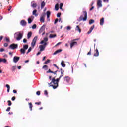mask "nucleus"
<instances>
[{"label": "nucleus", "instance_id": "obj_23", "mask_svg": "<svg viewBox=\"0 0 127 127\" xmlns=\"http://www.w3.org/2000/svg\"><path fill=\"white\" fill-rule=\"evenodd\" d=\"M6 87H7V92L8 93H9V90H10V86H9V85L6 84Z\"/></svg>", "mask_w": 127, "mask_h": 127}, {"label": "nucleus", "instance_id": "obj_24", "mask_svg": "<svg viewBox=\"0 0 127 127\" xmlns=\"http://www.w3.org/2000/svg\"><path fill=\"white\" fill-rule=\"evenodd\" d=\"M32 34V33H31V32H29L28 34H27V38L28 39H29L30 38V37H31V35Z\"/></svg>", "mask_w": 127, "mask_h": 127}, {"label": "nucleus", "instance_id": "obj_45", "mask_svg": "<svg viewBox=\"0 0 127 127\" xmlns=\"http://www.w3.org/2000/svg\"><path fill=\"white\" fill-rule=\"evenodd\" d=\"M61 15V13H58L57 15V17H59Z\"/></svg>", "mask_w": 127, "mask_h": 127}, {"label": "nucleus", "instance_id": "obj_3", "mask_svg": "<svg viewBox=\"0 0 127 127\" xmlns=\"http://www.w3.org/2000/svg\"><path fill=\"white\" fill-rule=\"evenodd\" d=\"M23 35V32H17L14 34V38L18 41L20 40L22 38V36Z\"/></svg>", "mask_w": 127, "mask_h": 127}, {"label": "nucleus", "instance_id": "obj_4", "mask_svg": "<svg viewBox=\"0 0 127 127\" xmlns=\"http://www.w3.org/2000/svg\"><path fill=\"white\" fill-rule=\"evenodd\" d=\"M28 48V45H25L23 46V48H22L20 50V52L22 54H24L25 53L26 50Z\"/></svg>", "mask_w": 127, "mask_h": 127}, {"label": "nucleus", "instance_id": "obj_63", "mask_svg": "<svg viewBox=\"0 0 127 127\" xmlns=\"http://www.w3.org/2000/svg\"><path fill=\"white\" fill-rule=\"evenodd\" d=\"M45 58H46V57H44L43 58V61H44V60H45Z\"/></svg>", "mask_w": 127, "mask_h": 127}, {"label": "nucleus", "instance_id": "obj_53", "mask_svg": "<svg viewBox=\"0 0 127 127\" xmlns=\"http://www.w3.org/2000/svg\"><path fill=\"white\" fill-rule=\"evenodd\" d=\"M104 2H109V0H103Z\"/></svg>", "mask_w": 127, "mask_h": 127}, {"label": "nucleus", "instance_id": "obj_39", "mask_svg": "<svg viewBox=\"0 0 127 127\" xmlns=\"http://www.w3.org/2000/svg\"><path fill=\"white\" fill-rule=\"evenodd\" d=\"M62 6H63V3H61L60 4V9H62Z\"/></svg>", "mask_w": 127, "mask_h": 127}, {"label": "nucleus", "instance_id": "obj_12", "mask_svg": "<svg viewBox=\"0 0 127 127\" xmlns=\"http://www.w3.org/2000/svg\"><path fill=\"white\" fill-rule=\"evenodd\" d=\"M34 18V17L31 16L28 19V23H31L33 21V19Z\"/></svg>", "mask_w": 127, "mask_h": 127}, {"label": "nucleus", "instance_id": "obj_35", "mask_svg": "<svg viewBox=\"0 0 127 127\" xmlns=\"http://www.w3.org/2000/svg\"><path fill=\"white\" fill-rule=\"evenodd\" d=\"M31 50H32V48H31V47H30L29 48V49L28 50V51L27 52V54H28V53H29V52H30V51H31Z\"/></svg>", "mask_w": 127, "mask_h": 127}, {"label": "nucleus", "instance_id": "obj_42", "mask_svg": "<svg viewBox=\"0 0 127 127\" xmlns=\"http://www.w3.org/2000/svg\"><path fill=\"white\" fill-rule=\"evenodd\" d=\"M4 47H7V46H8V44L5 43L4 44Z\"/></svg>", "mask_w": 127, "mask_h": 127}, {"label": "nucleus", "instance_id": "obj_25", "mask_svg": "<svg viewBox=\"0 0 127 127\" xmlns=\"http://www.w3.org/2000/svg\"><path fill=\"white\" fill-rule=\"evenodd\" d=\"M64 81H66V82H69V81H70V77H64Z\"/></svg>", "mask_w": 127, "mask_h": 127}, {"label": "nucleus", "instance_id": "obj_55", "mask_svg": "<svg viewBox=\"0 0 127 127\" xmlns=\"http://www.w3.org/2000/svg\"><path fill=\"white\" fill-rule=\"evenodd\" d=\"M59 22L62 23V20H61V18L59 19Z\"/></svg>", "mask_w": 127, "mask_h": 127}, {"label": "nucleus", "instance_id": "obj_43", "mask_svg": "<svg viewBox=\"0 0 127 127\" xmlns=\"http://www.w3.org/2000/svg\"><path fill=\"white\" fill-rule=\"evenodd\" d=\"M6 111V112H9L10 111V107H8Z\"/></svg>", "mask_w": 127, "mask_h": 127}, {"label": "nucleus", "instance_id": "obj_46", "mask_svg": "<svg viewBox=\"0 0 127 127\" xmlns=\"http://www.w3.org/2000/svg\"><path fill=\"white\" fill-rule=\"evenodd\" d=\"M58 22V19H56L55 20V24H56V23H57V22Z\"/></svg>", "mask_w": 127, "mask_h": 127}, {"label": "nucleus", "instance_id": "obj_27", "mask_svg": "<svg viewBox=\"0 0 127 127\" xmlns=\"http://www.w3.org/2000/svg\"><path fill=\"white\" fill-rule=\"evenodd\" d=\"M75 30H76V31H79V32H81V29H80V27H79V26H76Z\"/></svg>", "mask_w": 127, "mask_h": 127}, {"label": "nucleus", "instance_id": "obj_41", "mask_svg": "<svg viewBox=\"0 0 127 127\" xmlns=\"http://www.w3.org/2000/svg\"><path fill=\"white\" fill-rule=\"evenodd\" d=\"M16 69V66H12V71H14Z\"/></svg>", "mask_w": 127, "mask_h": 127}, {"label": "nucleus", "instance_id": "obj_1", "mask_svg": "<svg viewBox=\"0 0 127 127\" xmlns=\"http://www.w3.org/2000/svg\"><path fill=\"white\" fill-rule=\"evenodd\" d=\"M61 77H63V75H61L59 78H57L55 80V78H53L52 81L49 84V87H52L53 89H56L58 88V83L59 80L61 79Z\"/></svg>", "mask_w": 127, "mask_h": 127}, {"label": "nucleus", "instance_id": "obj_37", "mask_svg": "<svg viewBox=\"0 0 127 127\" xmlns=\"http://www.w3.org/2000/svg\"><path fill=\"white\" fill-rule=\"evenodd\" d=\"M32 29H35V28H36V24H34V25L32 26Z\"/></svg>", "mask_w": 127, "mask_h": 127}, {"label": "nucleus", "instance_id": "obj_64", "mask_svg": "<svg viewBox=\"0 0 127 127\" xmlns=\"http://www.w3.org/2000/svg\"><path fill=\"white\" fill-rule=\"evenodd\" d=\"M2 19V16H0V20H1Z\"/></svg>", "mask_w": 127, "mask_h": 127}, {"label": "nucleus", "instance_id": "obj_56", "mask_svg": "<svg viewBox=\"0 0 127 127\" xmlns=\"http://www.w3.org/2000/svg\"><path fill=\"white\" fill-rule=\"evenodd\" d=\"M91 54H92L91 51L87 53V55H91Z\"/></svg>", "mask_w": 127, "mask_h": 127}, {"label": "nucleus", "instance_id": "obj_18", "mask_svg": "<svg viewBox=\"0 0 127 127\" xmlns=\"http://www.w3.org/2000/svg\"><path fill=\"white\" fill-rule=\"evenodd\" d=\"M61 51H62V50H61V49H59V50L56 51L54 53L53 55H56V54H58V53L61 52Z\"/></svg>", "mask_w": 127, "mask_h": 127}, {"label": "nucleus", "instance_id": "obj_21", "mask_svg": "<svg viewBox=\"0 0 127 127\" xmlns=\"http://www.w3.org/2000/svg\"><path fill=\"white\" fill-rule=\"evenodd\" d=\"M4 41H6V42H10V40H9V38L6 37L4 38Z\"/></svg>", "mask_w": 127, "mask_h": 127}, {"label": "nucleus", "instance_id": "obj_34", "mask_svg": "<svg viewBox=\"0 0 127 127\" xmlns=\"http://www.w3.org/2000/svg\"><path fill=\"white\" fill-rule=\"evenodd\" d=\"M43 69H44V70H47L48 69V66L47 65H44L43 67Z\"/></svg>", "mask_w": 127, "mask_h": 127}, {"label": "nucleus", "instance_id": "obj_6", "mask_svg": "<svg viewBox=\"0 0 127 127\" xmlns=\"http://www.w3.org/2000/svg\"><path fill=\"white\" fill-rule=\"evenodd\" d=\"M37 40V36H35L31 43V46L33 47H34V46H35V43H36Z\"/></svg>", "mask_w": 127, "mask_h": 127}, {"label": "nucleus", "instance_id": "obj_30", "mask_svg": "<svg viewBox=\"0 0 127 127\" xmlns=\"http://www.w3.org/2000/svg\"><path fill=\"white\" fill-rule=\"evenodd\" d=\"M29 108L30 109V110L32 111V107H33L32 104L31 103H29Z\"/></svg>", "mask_w": 127, "mask_h": 127}, {"label": "nucleus", "instance_id": "obj_48", "mask_svg": "<svg viewBox=\"0 0 127 127\" xmlns=\"http://www.w3.org/2000/svg\"><path fill=\"white\" fill-rule=\"evenodd\" d=\"M66 29L67 30H70L71 29V27L70 26H67V28H66Z\"/></svg>", "mask_w": 127, "mask_h": 127}, {"label": "nucleus", "instance_id": "obj_5", "mask_svg": "<svg viewBox=\"0 0 127 127\" xmlns=\"http://www.w3.org/2000/svg\"><path fill=\"white\" fill-rule=\"evenodd\" d=\"M83 14H84V17H83V16H81L80 17V20H83V21H86V20H87V18H88V17L87 16V12L84 11Z\"/></svg>", "mask_w": 127, "mask_h": 127}, {"label": "nucleus", "instance_id": "obj_7", "mask_svg": "<svg viewBox=\"0 0 127 127\" xmlns=\"http://www.w3.org/2000/svg\"><path fill=\"white\" fill-rule=\"evenodd\" d=\"M9 48L11 49H15L16 48H17V44H12L10 45Z\"/></svg>", "mask_w": 127, "mask_h": 127}, {"label": "nucleus", "instance_id": "obj_31", "mask_svg": "<svg viewBox=\"0 0 127 127\" xmlns=\"http://www.w3.org/2000/svg\"><path fill=\"white\" fill-rule=\"evenodd\" d=\"M56 34H50V38H53L54 37H56Z\"/></svg>", "mask_w": 127, "mask_h": 127}, {"label": "nucleus", "instance_id": "obj_22", "mask_svg": "<svg viewBox=\"0 0 127 127\" xmlns=\"http://www.w3.org/2000/svg\"><path fill=\"white\" fill-rule=\"evenodd\" d=\"M95 53L94 55V56H99V51L97 50V49L95 51Z\"/></svg>", "mask_w": 127, "mask_h": 127}, {"label": "nucleus", "instance_id": "obj_9", "mask_svg": "<svg viewBox=\"0 0 127 127\" xmlns=\"http://www.w3.org/2000/svg\"><path fill=\"white\" fill-rule=\"evenodd\" d=\"M45 26H46V25L44 24L40 29L39 30V33H41L44 31V29H45Z\"/></svg>", "mask_w": 127, "mask_h": 127}, {"label": "nucleus", "instance_id": "obj_10", "mask_svg": "<svg viewBox=\"0 0 127 127\" xmlns=\"http://www.w3.org/2000/svg\"><path fill=\"white\" fill-rule=\"evenodd\" d=\"M27 23L26 22V21H25V20H21L20 23V24H21V25H22V26H26Z\"/></svg>", "mask_w": 127, "mask_h": 127}, {"label": "nucleus", "instance_id": "obj_44", "mask_svg": "<svg viewBox=\"0 0 127 127\" xmlns=\"http://www.w3.org/2000/svg\"><path fill=\"white\" fill-rule=\"evenodd\" d=\"M36 95H37L38 96L40 95V91H37L36 92Z\"/></svg>", "mask_w": 127, "mask_h": 127}, {"label": "nucleus", "instance_id": "obj_50", "mask_svg": "<svg viewBox=\"0 0 127 127\" xmlns=\"http://www.w3.org/2000/svg\"><path fill=\"white\" fill-rule=\"evenodd\" d=\"M2 38H3V36H1L0 37V41H1V40H2Z\"/></svg>", "mask_w": 127, "mask_h": 127}, {"label": "nucleus", "instance_id": "obj_52", "mask_svg": "<svg viewBox=\"0 0 127 127\" xmlns=\"http://www.w3.org/2000/svg\"><path fill=\"white\" fill-rule=\"evenodd\" d=\"M47 94H48L47 91L45 90V91H44V94L46 95H47Z\"/></svg>", "mask_w": 127, "mask_h": 127}, {"label": "nucleus", "instance_id": "obj_20", "mask_svg": "<svg viewBox=\"0 0 127 127\" xmlns=\"http://www.w3.org/2000/svg\"><path fill=\"white\" fill-rule=\"evenodd\" d=\"M61 65H62V67H63V68H64V67L66 66V64H65V63H64V61H62Z\"/></svg>", "mask_w": 127, "mask_h": 127}, {"label": "nucleus", "instance_id": "obj_11", "mask_svg": "<svg viewBox=\"0 0 127 127\" xmlns=\"http://www.w3.org/2000/svg\"><path fill=\"white\" fill-rule=\"evenodd\" d=\"M31 6L32 7L34 8L36 7V6H37V4H36V3L35 2V1H33L31 3Z\"/></svg>", "mask_w": 127, "mask_h": 127}, {"label": "nucleus", "instance_id": "obj_58", "mask_svg": "<svg viewBox=\"0 0 127 127\" xmlns=\"http://www.w3.org/2000/svg\"><path fill=\"white\" fill-rule=\"evenodd\" d=\"M61 43H62L61 42H59L58 43H57V44H56V46H58V45L61 44Z\"/></svg>", "mask_w": 127, "mask_h": 127}, {"label": "nucleus", "instance_id": "obj_38", "mask_svg": "<svg viewBox=\"0 0 127 127\" xmlns=\"http://www.w3.org/2000/svg\"><path fill=\"white\" fill-rule=\"evenodd\" d=\"M8 106H11V101H10V100H8Z\"/></svg>", "mask_w": 127, "mask_h": 127}, {"label": "nucleus", "instance_id": "obj_14", "mask_svg": "<svg viewBox=\"0 0 127 127\" xmlns=\"http://www.w3.org/2000/svg\"><path fill=\"white\" fill-rule=\"evenodd\" d=\"M97 6H98V7H102V0H98L97 1Z\"/></svg>", "mask_w": 127, "mask_h": 127}, {"label": "nucleus", "instance_id": "obj_57", "mask_svg": "<svg viewBox=\"0 0 127 127\" xmlns=\"http://www.w3.org/2000/svg\"><path fill=\"white\" fill-rule=\"evenodd\" d=\"M14 100H15V97H13L12 98V101H14Z\"/></svg>", "mask_w": 127, "mask_h": 127}, {"label": "nucleus", "instance_id": "obj_47", "mask_svg": "<svg viewBox=\"0 0 127 127\" xmlns=\"http://www.w3.org/2000/svg\"><path fill=\"white\" fill-rule=\"evenodd\" d=\"M41 102H40L35 103V105H41Z\"/></svg>", "mask_w": 127, "mask_h": 127}, {"label": "nucleus", "instance_id": "obj_40", "mask_svg": "<svg viewBox=\"0 0 127 127\" xmlns=\"http://www.w3.org/2000/svg\"><path fill=\"white\" fill-rule=\"evenodd\" d=\"M49 62H50V60H48L45 62V64H48V63H49Z\"/></svg>", "mask_w": 127, "mask_h": 127}, {"label": "nucleus", "instance_id": "obj_49", "mask_svg": "<svg viewBox=\"0 0 127 127\" xmlns=\"http://www.w3.org/2000/svg\"><path fill=\"white\" fill-rule=\"evenodd\" d=\"M0 52H3V51H4V49H3V48H1V49H0Z\"/></svg>", "mask_w": 127, "mask_h": 127}, {"label": "nucleus", "instance_id": "obj_2", "mask_svg": "<svg viewBox=\"0 0 127 127\" xmlns=\"http://www.w3.org/2000/svg\"><path fill=\"white\" fill-rule=\"evenodd\" d=\"M48 41V38L47 37H45L43 40H42L40 42L41 45L39 46L40 51H43L44 49H45V47H46V45H47V41Z\"/></svg>", "mask_w": 127, "mask_h": 127}, {"label": "nucleus", "instance_id": "obj_36", "mask_svg": "<svg viewBox=\"0 0 127 127\" xmlns=\"http://www.w3.org/2000/svg\"><path fill=\"white\" fill-rule=\"evenodd\" d=\"M47 73H53L54 74H56L55 72H53L51 70L49 69V70L47 72Z\"/></svg>", "mask_w": 127, "mask_h": 127}, {"label": "nucleus", "instance_id": "obj_61", "mask_svg": "<svg viewBox=\"0 0 127 127\" xmlns=\"http://www.w3.org/2000/svg\"><path fill=\"white\" fill-rule=\"evenodd\" d=\"M27 62H29V60H26L25 61V63H27Z\"/></svg>", "mask_w": 127, "mask_h": 127}, {"label": "nucleus", "instance_id": "obj_26", "mask_svg": "<svg viewBox=\"0 0 127 127\" xmlns=\"http://www.w3.org/2000/svg\"><path fill=\"white\" fill-rule=\"evenodd\" d=\"M36 12H37V10H34L33 11V15H35V16H37V15H38V14H36Z\"/></svg>", "mask_w": 127, "mask_h": 127}, {"label": "nucleus", "instance_id": "obj_33", "mask_svg": "<svg viewBox=\"0 0 127 127\" xmlns=\"http://www.w3.org/2000/svg\"><path fill=\"white\" fill-rule=\"evenodd\" d=\"M95 22V20H90L89 21V24H92V23H94Z\"/></svg>", "mask_w": 127, "mask_h": 127}, {"label": "nucleus", "instance_id": "obj_60", "mask_svg": "<svg viewBox=\"0 0 127 127\" xmlns=\"http://www.w3.org/2000/svg\"><path fill=\"white\" fill-rule=\"evenodd\" d=\"M94 6H92V7L90 8V10H93V9H94Z\"/></svg>", "mask_w": 127, "mask_h": 127}, {"label": "nucleus", "instance_id": "obj_29", "mask_svg": "<svg viewBox=\"0 0 127 127\" xmlns=\"http://www.w3.org/2000/svg\"><path fill=\"white\" fill-rule=\"evenodd\" d=\"M50 14H51L50 12H49V11L47 12V19H48V18H49V17L50 16Z\"/></svg>", "mask_w": 127, "mask_h": 127}, {"label": "nucleus", "instance_id": "obj_17", "mask_svg": "<svg viewBox=\"0 0 127 127\" xmlns=\"http://www.w3.org/2000/svg\"><path fill=\"white\" fill-rule=\"evenodd\" d=\"M104 18H102L100 20V25H104Z\"/></svg>", "mask_w": 127, "mask_h": 127}, {"label": "nucleus", "instance_id": "obj_28", "mask_svg": "<svg viewBox=\"0 0 127 127\" xmlns=\"http://www.w3.org/2000/svg\"><path fill=\"white\" fill-rule=\"evenodd\" d=\"M45 6V2L44 1H43L41 3V8L42 9Z\"/></svg>", "mask_w": 127, "mask_h": 127}, {"label": "nucleus", "instance_id": "obj_59", "mask_svg": "<svg viewBox=\"0 0 127 127\" xmlns=\"http://www.w3.org/2000/svg\"><path fill=\"white\" fill-rule=\"evenodd\" d=\"M13 92L14 94H16V93H17L16 90H14L13 91Z\"/></svg>", "mask_w": 127, "mask_h": 127}, {"label": "nucleus", "instance_id": "obj_19", "mask_svg": "<svg viewBox=\"0 0 127 127\" xmlns=\"http://www.w3.org/2000/svg\"><path fill=\"white\" fill-rule=\"evenodd\" d=\"M76 44H77V42H72L70 44L71 48H72V47L74 46V45H76Z\"/></svg>", "mask_w": 127, "mask_h": 127}, {"label": "nucleus", "instance_id": "obj_8", "mask_svg": "<svg viewBox=\"0 0 127 127\" xmlns=\"http://www.w3.org/2000/svg\"><path fill=\"white\" fill-rule=\"evenodd\" d=\"M45 17V13H43L41 15V17L40 18V22H44Z\"/></svg>", "mask_w": 127, "mask_h": 127}, {"label": "nucleus", "instance_id": "obj_16", "mask_svg": "<svg viewBox=\"0 0 127 127\" xmlns=\"http://www.w3.org/2000/svg\"><path fill=\"white\" fill-rule=\"evenodd\" d=\"M94 28H95V25L91 26L89 29V31L87 32L88 34H90V33H91V32H92V31H93V29H94Z\"/></svg>", "mask_w": 127, "mask_h": 127}, {"label": "nucleus", "instance_id": "obj_54", "mask_svg": "<svg viewBox=\"0 0 127 127\" xmlns=\"http://www.w3.org/2000/svg\"><path fill=\"white\" fill-rule=\"evenodd\" d=\"M61 74H64V71L62 70V69H61Z\"/></svg>", "mask_w": 127, "mask_h": 127}, {"label": "nucleus", "instance_id": "obj_32", "mask_svg": "<svg viewBox=\"0 0 127 127\" xmlns=\"http://www.w3.org/2000/svg\"><path fill=\"white\" fill-rule=\"evenodd\" d=\"M58 9H59V5H58V4H56L55 5V10H58Z\"/></svg>", "mask_w": 127, "mask_h": 127}, {"label": "nucleus", "instance_id": "obj_62", "mask_svg": "<svg viewBox=\"0 0 127 127\" xmlns=\"http://www.w3.org/2000/svg\"><path fill=\"white\" fill-rule=\"evenodd\" d=\"M41 53V52H39L37 53V55H39V54H40Z\"/></svg>", "mask_w": 127, "mask_h": 127}, {"label": "nucleus", "instance_id": "obj_15", "mask_svg": "<svg viewBox=\"0 0 127 127\" xmlns=\"http://www.w3.org/2000/svg\"><path fill=\"white\" fill-rule=\"evenodd\" d=\"M3 62V63H6L7 62V60L6 59L0 58V63Z\"/></svg>", "mask_w": 127, "mask_h": 127}, {"label": "nucleus", "instance_id": "obj_51", "mask_svg": "<svg viewBox=\"0 0 127 127\" xmlns=\"http://www.w3.org/2000/svg\"><path fill=\"white\" fill-rule=\"evenodd\" d=\"M27 41L26 40V39H23V42H24V43H26Z\"/></svg>", "mask_w": 127, "mask_h": 127}, {"label": "nucleus", "instance_id": "obj_13", "mask_svg": "<svg viewBox=\"0 0 127 127\" xmlns=\"http://www.w3.org/2000/svg\"><path fill=\"white\" fill-rule=\"evenodd\" d=\"M18 60H19V57L15 56L13 58V62L14 63H16V62H18Z\"/></svg>", "mask_w": 127, "mask_h": 127}]
</instances>
